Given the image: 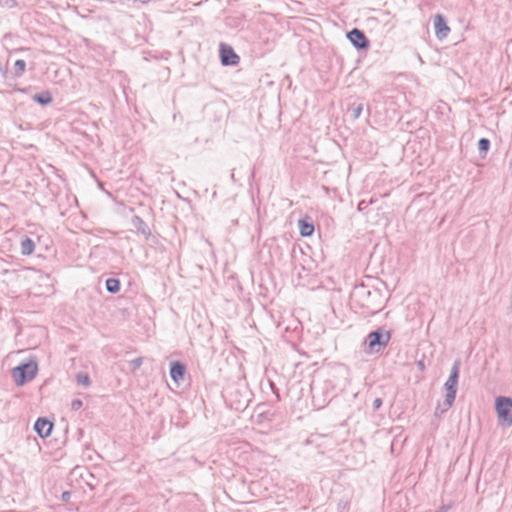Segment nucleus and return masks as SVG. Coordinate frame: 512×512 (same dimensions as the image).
I'll list each match as a JSON object with an SVG mask.
<instances>
[{
  "mask_svg": "<svg viewBox=\"0 0 512 512\" xmlns=\"http://www.w3.org/2000/svg\"><path fill=\"white\" fill-rule=\"evenodd\" d=\"M38 367L35 362H29L21 366L15 367L12 371V376L18 386L31 381L37 374Z\"/></svg>",
  "mask_w": 512,
  "mask_h": 512,
  "instance_id": "nucleus-1",
  "label": "nucleus"
},
{
  "mask_svg": "<svg viewBox=\"0 0 512 512\" xmlns=\"http://www.w3.org/2000/svg\"><path fill=\"white\" fill-rule=\"evenodd\" d=\"M495 408L500 424L504 426L512 425V399L508 397L496 398Z\"/></svg>",
  "mask_w": 512,
  "mask_h": 512,
  "instance_id": "nucleus-2",
  "label": "nucleus"
},
{
  "mask_svg": "<svg viewBox=\"0 0 512 512\" xmlns=\"http://www.w3.org/2000/svg\"><path fill=\"white\" fill-rule=\"evenodd\" d=\"M458 376H459V366H458V364H455L452 368L451 375H450L449 379L445 383V388L447 390L446 400H445L447 408H450L455 400Z\"/></svg>",
  "mask_w": 512,
  "mask_h": 512,
  "instance_id": "nucleus-3",
  "label": "nucleus"
},
{
  "mask_svg": "<svg viewBox=\"0 0 512 512\" xmlns=\"http://www.w3.org/2000/svg\"><path fill=\"white\" fill-rule=\"evenodd\" d=\"M220 58L224 66L237 65L239 63V56L234 52L233 48L227 44H220Z\"/></svg>",
  "mask_w": 512,
  "mask_h": 512,
  "instance_id": "nucleus-4",
  "label": "nucleus"
},
{
  "mask_svg": "<svg viewBox=\"0 0 512 512\" xmlns=\"http://www.w3.org/2000/svg\"><path fill=\"white\" fill-rule=\"evenodd\" d=\"M382 335L379 332H371L367 336V343L370 351H377V346H385L389 341L390 335L389 333L385 334V339L381 341Z\"/></svg>",
  "mask_w": 512,
  "mask_h": 512,
  "instance_id": "nucleus-5",
  "label": "nucleus"
},
{
  "mask_svg": "<svg viewBox=\"0 0 512 512\" xmlns=\"http://www.w3.org/2000/svg\"><path fill=\"white\" fill-rule=\"evenodd\" d=\"M348 39L357 48H366L368 46V40L364 33L357 28L351 30L348 35Z\"/></svg>",
  "mask_w": 512,
  "mask_h": 512,
  "instance_id": "nucleus-6",
  "label": "nucleus"
},
{
  "mask_svg": "<svg viewBox=\"0 0 512 512\" xmlns=\"http://www.w3.org/2000/svg\"><path fill=\"white\" fill-rule=\"evenodd\" d=\"M434 27L436 36L439 39L445 38L450 32V28L447 26L444 18L441 15H436L434 19Z\"/></svg>",
  "mask_w": 512,
  "mask_h": 512,
  "instance_id": "nucleus-7",
  "label": "nucleus"
},
{
  "mask_svg": "<svg viewBox=\"0 0 512 512\" xmlns=\"http://www.w3.org/2000/svg\"><path fill=\"white\" fill-rule=\"evenodd\" d=\"M34 428H35L36 432L38 433V435L40 437L44 438V437H47L50 435L52 428H53V424L44 418H39L35 422Z\"/></svg>",
  "mask_w": 512,
  "mask_h": 512,
  "instance_id": "nucleus-8",
  "label": "nucleus"
},
{
  "mask_svg": "<svg viewBox=\"0 0 512 512\" xmlns=\"http://www.w3.org/2000/svg\"><path fill=\"white\" fill-rule=\"evenodd\" d=\"M185 374V366L179 362H173L171 364L170 375L175 382H179L183 379Z\"/></svg>",
  "mask_w": 512,
  "mask_h": 512,
  "instance_id": "nucleus-9",
  "label": "nucleus"
},
{
  "mask_svg": "<svg viewBox=\"0 0 512 512\" xmlns=\"http://www.w3.org/2000/svg\"><path fill=\"white\" fill-rule=\"evenodd\" d=\"M300 234L304 237L311 236L314 232V226L312 223L307 222L305 219H301L298 222Z\"/></svg>",
  "mask_w": 512,
  "mask_h": 512,
  "instance_id": "nucleus-10",
  "label": "nucleus"
},
{
  "mask_svg": "<svg viewBox=\"0 0 512 512\" xmlns=\"http://www.w3.org/2000/svg\"><path fill=\"white\" fill-rule=\"evenodd\" d=\"M34 248H35L34 242L29 238H25L21 242V251L24 255L32 254L34 251Z\"/></svg>",
  "mask_w": 512,
  "mask_h": 512,
  "instance_id": "nucleus-11",
  "label": "nucleus"
},
{
  "mask_svg": "<svg viewBox=\"0 0 512 512\" xmlns=\"http://www.w3.org/2000/svg\"><path fill=\"white\" fill-rule=\"evenodd\" d=\"M34 100L42 105H46L52 102L51 93L46 91L41 94L34 95Z\"/></svg>",
  "mask_w": 512,
  "mask_h": 512,
  "instance_id": "nucleus-12",
  "label": "nucleus"
},
{
  "mask_svg": "<svg viewBox=\"0 0 512 512\" xmlns=\"http://www.w3.org/2000/svg\"><path fill=\"white\" fill-rule=\"evenodd\" d=\"M106 288L111 293H117L120 290V282L117 279H107Z\"/></svg>",
  "mask_w": 512,
  "mask_h": 512,
  "instance_id": "nucleus-13",
  "label": "nucleus"
},
{
  "mask_svg": "<svg viewBox=\"0 0 512 512\" xmlns=\"http://www.w3.org/2000/svg\"><path fill=\"white\" fill-rule=\"evenodd\" d=\"M26 70V63L24 60H17L14 63V73L16 76H21Z\"/></svg>",
  "mask_w": 512,
  "mask_h": 512,
  "instance_id": "nucleus-14",
  "label": "nucleus"
},
{
  "mask_svg": "<svg viewBox=\"0 0 512 512\" xmlns=\"http://www.w3.org/2000/svg\"><path fill=\"white\" fill-rule=\"evenodd\" d=\"M489 146H490V142L486 138H482L478 142V147L481 152L486 153L489 149Z\"/></svg>",
  "mask_w": 512,
  "mask_h": 512,
  "instance_id": "nucleus-15",
  "label": "nucleus"
},
{
  "mask_svg": "<svg viewBox=\"0 0 512 512\" xmlns=\"http://www.w3.org/2000/svg\"><path fill=\"white\" fill-rule=\"evenodd\" d=\"M77 381L79 384L83 386H88L90 384V378L85 373H80L77 375Z\"/></svg>",
  "mask_w": 512,
  "mask_h": 512,
  "instance_id": "nucleus-16",
  "label": "nucleus"
},
{
  "mask_svg": "<svg viewBox=\"0 0 512 512\" xmlns=\"http://www.w3.org/2000/svg\"><path fill=\"white\" fill-rule=\"evenodd\" d=\"M81 405H82V402L80 400H75L72 402V407L74 409H79L81 407Z\"/></svg>",
  "mask_w": 512,
  "mask_h": 512,
  "instance_id": "nucleus-17",
  "label": "nucleus"
},
{
  "mask_svg": "<svg viewBox=\"0 0 512 512\" xmlns=\"http://www.w3.org/2000/svg\"><path fill=\"white\" fill-rule=\"evenodd\" d=\"M69 498H70V492H64V493L62 494V499H63L64 501H68V500H69Z\"/></svg>",
  "mask_w": 512,
  "mask_h": 512,
  "instance_id": "nucleus-18",
  "label": "nucleus"
},
{
  "mask_svg": "<svg viewBox=\"0 0 512 512\" xmlns=\"http://www.w3.org/2000/svg\"><path fill=\"white\" fill-rule=\"evenodd\" d=\"M381 404H382L381 399H376V400L374 401V405H375V407H376V408H379V407L381 406Z\"/></svg>",
  "mask_w": 512,
  "mask_h": 512,
  "instance_id": "nucleus-19",
  "label": "nucleus"
},
{
  "mask_svg": "<svg viewBox=\"0 0 512 512\" xmlns=\"http://www.w3.org/2000/svg\"><path fill=\"white\" fill-rule=\"evenodd\" d=\"M419 367L423 368L424 364L422 362L419 363Z\"/></svg>",
  "mask_w": 512,
  "mask_h": 512,
  "instance_id": "nucleus-20",
  "label": "nucleus"
}]
</instances>
